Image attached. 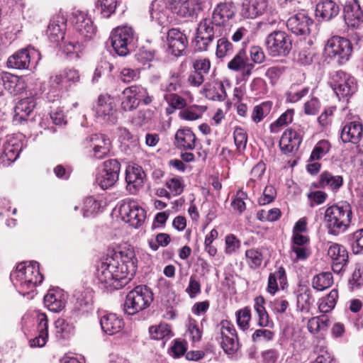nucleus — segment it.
<instances>
[{
    "label": "nucleus",
    "mask_w": 363,
    "mask_h": 363,
    "mask_svg": "<svg viewBox=\"0 0 363 363\" xmlns=\"http://www.w3.org/2000/svg\"><path fill=\"white\" fill-rule=\"evenodd\" d=\"M137 262L133 250L111 252L96 264V276L99 287L108 291L123 287L133 277Z\"/></svg>",
    "instance_id": "1"
},
{
    "label": "nucleus",
    "mask_w": 363,
    "mask_h": 363,
    "mask_svg": "<svg viewBox=\"0 0 363 363\" xmlns=\"http://www.w3.org/2000/svg\"><path fill=\"white\" fill-rule=\"evenodd\" d=\"M236 6L233 1H221L216 5L211 18H203L196 29L195 43L198 50H207L216 37L226 36L232 28L231 21L236 14Z\"/></svg>",
    "instance_id": "2"
},
{
    "label": "nucleus",
    "mask_w": 363,
    "mask_h": 363,
    "mask_svg": "<svg viewBox=\"0 0 363 363\" xmlns=\"http://www.w3.org/2000/svg\"><path fill=\"white\" fill-rule=\"evenodd\" d=\"M200 9L201 0H155L150 14L153 19L163 24L168 21L169 11L181 17H190Z\"/></svg>",
    "instance_id": "3"
},
{
    "label": "nucleus",
    "mask_w": 363,
    "mask_h": 363,
    "mask_svg": "<svg viewBox=\"0 0 363 363\" xmlns=\"http://www.w3.org/2000/svg\"><path fill=\"white\" fill-rule=\"evenodd\" d=\"M10 279L19 292L25 295L43 281V276L40 272L38 262H24L11 272Z\"/></svg>",
    "instance_id": "4"
},
{
    "label": "nucleus",
    "mask_w": 363,
    "mask_h": 363,
    "mask_svg": "<svg viewBox=\"0 0 363 363\" xmlns=\"http://www.w3.org/2000/svg\"><path fill=\"white\" fill-rule=\"evenodd\" d=\"M351 217V206L347 202L327 208L324 214V222L328 233L337 235L345 232L350 224Z\"/></svg>",
    "instance_id": "5"
},
{
    "label": "nucleus",
    "mask_w": 363,
    "mask_h": 363,
    "mask_svg": "<svg viewBox=\"0 0 363 363\" xmlns=\"http://www.w3.org/2000/svg\"><path fill=\"white\" fill-rule=\"evenodd\" d=\"M153 301V294L147 286H135L126 296L123 310L128 315H134L147 308Z\"/></svg>",
    "instance_id": "6"
},
{
    "label": "nucleus",
    "mask_w": 363,
    "mask_h": 363,
    "mask_svg": "<svg viewBox=\"0 0 363 363\" xmlns=\"http://www.w3.org/2000/svg\"><path fill=\"white\" fill-rule=\"evenodd\" d=\"M111 43L114 51L119 56H125L134 48L136 39L135 32L131 27H118L113 30Z\"/></svg>",
    "instance_id": "7"
},
{
    "label": "nucleus",
    "mask_w": 363,
    "mask_h": 363,
    "mask_svg": "<svg viewBox=\"0 0 363 363\" xmlns=\"http://www.w3.org/2000/svg\"><path fill=\"white\" fill-rule=\"evenodd\" d=\"M265 45L267 53L273 57H286L292 48L290 37L281 30H275L269 34L265 40Z\"/></svg>",
    "instance_id": "8"
},
{
    "label": "nucleus",
    "mask_w": 363,
    "mask_h": 363,
    "mask_svg": "<svg viewBox=\"0 0 363 363\" xmlns=\"http://www.w3.org/2000/svg\"><path fill=\"white\" fill-rule=\"evenodd\" d=\"M119 212L123 220L134 228L141 226L146 218L145 209L136 201L130 199L122 201Z\"/></svg>",
    "instance_id": "9"
},
{
    "label": "nucleus",
    "mask_w": 363,
    "mask_h": 363,
    "mask_svg": "<svg viewBox=\"0 0 363 363\" xmlns=\"http://www.w3.org/2000/svg\"><path fill=\"white\" fill-rule=\"evenodd\" d=\"M325 51L330 57L336 60L339 64H343L349 60L352 52V46L348 39L340 36H333L328 40Z\"/></svg>",
    "instance_id": "10"
},
{
    "label": "nucleus",
    "mask_w": 363,
    "mask_h": 363,
    "mask_svg": "<svg viewBox=\"0 0 363 363\" xmlns=\"http://www.w3.org/2000/svg\"><path fill=\"white\" fill-rule=\"evenodd\" d=\"M120 171L121 164L117 160L104 162L102 169L96 174V183L104 190L113 186L119 179Z\"/></svg>",
    "instance_id": "11"
},
{
    "label": "nucleus",
    "mask_w": 363,
    "mask_h": 363,
    "mask_svg": "<svg viewBox=\"0 0 363 363\" xmlns=\"http://www.w3.org/2000/svg\"><path fill=\"white\" fill-rule=\"evenodd\" d=\"M70 21L79 35L78 39L84 41L91 39L94 35L96 27L94 26L91 18L85 11L74 10L71 13Z\"/></svg>",
    "instance_id": "12"
},
{
    "label": "nucleus",
    "mask_w": 363,
    "mask_h": 363,
    "mask_svg": "<svg viewBox=\"0 0 363 363\" xmlns=\"http://www.w3.org/2000/svg\"><path fill=\"white\" fill-rule=\"evenodd\" d=\"M332 86L339 99L347 98L357 91L354 78L342 71H337L333 76Z\"/></svg>",
    "instance_id": "13"
},
{
    "label": "nucleus",
    "mask_w": 363,
    "mask_h": 363,
    "mask_svg": "<svg viewBox=\"0 0 363 363\" xmlns=\"http://www.w3.org/2000/svg\"><path fill=\"white\" fill-rule=\"evenodd\" d=\"M228 68L239 72L241 80L247 81L252 74L255 65L249 62L245 50L242 48L228 62Z\"/></svg>",
    "instance_id": "14"
},
{
    "label": "nucleus",
    "mask_w": 363,
    "mask_h": 363,
    "mask_svg": "<svg viewBox=\"0 0 363 363\" xmlns=\"http://www.w3.org/2000/svg\"><path fill=\"white\" fill-rule=\"evenodd\" d=\"M220 335L222 337L220 345L224 352L228 354H235L239 348L238 336L235 328L228 320L220 322Z\"/></svg>",
    "instance_id": "15"
},
{
    "label": "nucleus",
    "mask_w": 363,
    "mask_h": 363,
    "mask_svg": "<svg viewBox=\"0 0 363 363\" xmlns=\"http://www.w3.org/2000/svg\"><path fill=\"white\" fill-rule=\"evenodd\" d=\"M40 55V52L33 48L27 47L20 49L11 55L6 62L7 67L16 69H28L31 57Z\"/></svg>",
    "instance_id": "16"
},
{
    "label": "nucleus",
    "mask_w": 363,
    "mask_h": 363,
    "mask_svg": "<svg viewBox=\"0 0 363 363\" xmlns=\"http://www.w3.org/2000/svg\"><path fill=\"white\" fill-rule=\"evenodd\" d=\"M97 118L104 123L115 124L117 122L116 110L113 99L107 95H100L96 108Z\"/></svg>",
    "instance_id": "17"
},
{
    "label": "nucleus",
    "mask_w": 363,
    "mask_h": 363,
    "mask_svg": "<svg viewBox=\"0 0 363 363\" xmlns=\"http://www.w3.org/2000/svg\"><path fill=\"white\" fill-rule=\"evenodd\" d=\"M346 25L352 29H359L363 24V12L357 0H347L343 9Z\"/></svg>",
    "instance_id": "18"
},
{
    "label": "nucleus",
    "mask_w": 363,
    "mask_h": 363,
    "mask_svg": "<svg viewBox=\"0 0 363 363\" xmlns=\"http://www.w3.org/2000/svg\"><path fill=\"white\" fill-rule=\"evenodd\" d=\"M313 23L305 11H299L291 17L286 21L287 28L297 35H305L310 33V26Z\"/></svg>",
    "instance_id": "19"
},
{
    "label": "nucleus",
    "mask_w": 363,
    "mask_h": 363,
    "mask_svg": "<svg viewBox=\"0 0 363 363\" xmlns=\"http://www.w3.org/2000/svg\"><path fill=\"white\" fill-rule=\"evenodd\" d=\"M167 40L169 53L176 57L184 55L188 44L184 33L177 28H172L167 33Z\"/></svg>",
    "instance_id": "20"
},
{
    "label": "nucleus",
    "mask_w": 363,
    "mask_h": 363,
    "mask_svg": "<svg viewBox=\"0 0 363 363\" xmlns=\"http://www.w3.org/2000/svg\"><path fill=\"white\" fill-rule=\"evenodd\" d=\"M328 255L333 261V271L337 274L340 273L348 261V253L345 247L337 243H332L328 247Z\"/></svg>",
    "instance_id": "21"
},
{
    "label": "nucleus",
    "mask_w": 363,
    "mask_h": 363,
    "mask_svg": "<svg viewBox=\"0 0 363 363\" xmlns=\"http://www.w3.org/2000/svg\"><path fill=\"white\" fill-rule=\"evenodd\" d=\"M67 27V19L60 13L55 15L50 21L47 35L50 42L58 43L64 38Z\"/></svg>",
    "instance_id": "22"
},
{
    "label": "nucleus",
    "mask_w": 363,
    "mask_h": 363,
    "mask_svg": "<svg viewBox=\"0 0 363 363\" xmlns=\"http://www.w3.org/2000/svg\"><path fill=\"white\" fill-rule=\"evenodd\" d=\"M145 174L143 168L137 164L129 165L125 170V182L128 190L135 194L143 186Z\"/></svg>",
    "instance_id": "23"
},
{
    "label": "nucleus",
    "mask_w": 363,
    "mask_h": 363,
    "mask_svg": "<svg viewBox=\"0 0 363 363\" xmlns=\"http://www.w3.org/2000/svg\"><path fill=\"white\" fill-rule=\"evenodd\" d=\"M301 142V132L289 128L283 133L279 140V147L284 154L291 153L298 150Z\"/></svg>",
    "instance_id": "24"
},
{
    "label": "nucleus",
    "mask_w": 363,
    "mask_h": 363,
    "mask_svg": "<svg viewBox=\"0 0 363 363\" xmlns=\"http://www.w3.org/2000/svg\"><path fill=\"white\" fill-rule=\"evenodd\" d=\"M67 294L63 290L56 288L50 289L44 297L45 306L52 312H60L66 303Z\"/></svg>",
    "instance_id": "25"
},
{
    "label": "nucleus",
    "mask_w": 363,
    "mask_h": 363,
    "mask_svg": "<svg viewBox=\"0 0 363 363\" xmlns=\"http://www.w3.org/2000/svg\"><path fill=\"white\" fill-rule=\"evenodd\" d=\"M363 128L359 121L345 122L342 125L340 138L345 143L357 144L362 137Z\"/></svg>",
    "instance_id": "26"
},
{
    "label": "nucleus",
    "mask_w": 363,
    "mask_h": 363,
    "mask_svg": "<svg viewBox=\"0 0 363 363\" xmlns=\"http://www.w3.org/2000/svg\"><path fill=\"white\" fill-rule=\"evenodd\" d=\"M268 4V0H252L244 2L240 14L245 18H255L267 11Z\"/></svg>",
    "instance_id": "27"
},
{
    "label": "nucleus",
    "mask_w": 363,
    "mask_h": 363,
    "mask_svg": "<svg viewBox=\"0 0 363 363\" xmlns=\"http://www.w3.org/2000/svg\"><path fill=\"white\" fill-rule=\"evenodd\" d=\"M340 11V6L332 0H322L315 7V16L322 21H330L337 16Z\"/></svg>",
    "instance_id": "28"
},
{
    "label": "nucleus",
    "mask_w": 363,
    "mask_h": 363,
    "mask_svg": "<svg viewBox=\"0 0 363 363\" xmlns=\"http://www.w3.org/2000/svg\"><path fill=\"white\" fill-rule=\"evenodd\" d=\"M102 330L108 335L119 333L124 326L122 318L115 313H108L103 315L100 320Z\"/></svg>",
    "instance_id": "29"
},
{
    "label": "nucleus",
    "mask_w": 363,
    "mask_h": 363,
    "mask_svg": "<svg viewBox=\"0 0 363 363\" xmlns=\"http://www.w3.org/2000/svg\"><path fill=\"white\" fill-rule=\"evenodd\" d=\"M36 105L33 97H26L20 100L14 108V121L23 123L28 120Z\"/></svg>",
    "instance_id": "30"
},
{
    "label": "nucleus",
    "mask_w": 363,
    "mask_h": 363,
    "mask_svg": "<svg viewBox=\"0 0 363 363\" xmlns=\"http://www.w3.org/2000/svg\"><path fill=\"white\" fill-rule=\"evenodd\" d=\"M0 84L13 95L19 94L25 89V83L23 79L8 72H3L0 75Z\"/></svg>",
    "instance_id": "31"
},
{
    "label": "nucleus",
    "mask_w": 363,
    "mask_h": 363,
    "mask_svg": "<svg viewBox=\"0 0 363 363\" xmlns=\"http://www.w3.org/2000/svg\"><path fill=\"white\" fill-rule=\"evenodd\" d=\"M196 136L189 128L179 129L175 134L174 145L179 149L194 150Z\"/></svg>",
    "instance_id": "32"
},
{
    "label": "nucleus",
    "mask_w": 363,
    "mask_h": 363,
    "mask_svg": "<svg viewBox=\"0 0 363 363\" xmlns=\"http://www.w3.org/2000/svg\"><path fill=\"white\" fill-rule=\"evenodd\" d=\"M38 330L39 335L35 338L30 340V345L32 347H42L47 342L48 337V321L45 313H39L38 315Z\"/></svg>",
    "instance_id": "33"
},
{
    "label": "nucleus",
    "mask_w": 363,
    "mask_h": 363,
    "mask_svg": "<svg viewBox=\"0 0 363 363\" xmlns=\"http://www.w3.org/2000/svg\"><path fill=\"white\" fill-rule=\"evenodd\" d=\"M343 184L342 176L333 175L328 172H323L319 177L318 182L314 184L316 188H328L333 191L339 189Z\"/></svg>",
    "instance_id": "34"
},
{
    "label": "nucleus",
    "mask_w": 363,
    "mask_h": 363,
    "mask_svg": "<svg viewBox=\"0 0 363 363\" xmlns=\"http://www.w3.org/2000/svg\"><path fill=\"white\" fill-rule=\"evenodd\" d=\"M121 108L125 111H131L139 105L136 85L125 88L123 93Z\"/></svg>",
    "instance_id": "35"
},
{
    "label": "nucleus",
    "mask_w": 363,
    "mask_h": 363,
    "mask_svg": "<svg viewBox=\"0 0 363 363\" xmlns=\"http://www.w3.org/2000/svg\"><path fill=\"white\" fill-rule=\"evenodd\" d=\"M278 281L282 288L286 283V272L284 267H281L277 271L271 273L268 278L267 291L272 295H274L279 289Z\"/></svg>",
    "instance_id": "36"
},
{
    "label": "nucleus",
    "mask_w": 363,
    "mask_h": 363,
    "mask_svg": "<svg viewBox=\"0 0 363 363\" xmlns=\"http://www.w3.org/2000/svg\"><path fill=\"white\" fill-rule=\"evenodd\" d=\"M21 146L17 140H10L4 145V151L1 157L3 161H8L9 163L13 162L18 157Z\"/></svg>",
    "instance_id": "37"
},
{
    "label": "nucleus",
    "mask_w": 363,
    "mask_h": 363,
    "mask_svg": "<svg viewBox=\"0 0 363 363\" xmlns=\"http://www.w3.org/2000/svg\"><path fill=\"white\" fill-rule=\"evenodd\" d=\"M182 86L180 74L177 72L171 71L167 81L161 84V90L166 94L174 93Z\"/></svg>",
    "instance_id": "38"
},
{
    "label": "nucleus",
    "mask_w": 363,
    "mask_h": 363,
    "mask_svg": "<svg viewBox=\"0 0 363 363\" xmlns=\"http://www.w3.org/2000/svg\"><path fill=\"white\" fill-rule=\"evenodd\" d=\"M104 204L101 199L94 196H89L84 199L83 206V216L88 217L94 213H96Z\"/></svg>",
    "instance_id": "39"
},
{
    "label": "nucleus",
    "mask_w": 363,
    "mask_h": 363,
    "mask_svg": "<svg viewBox=\"0 0 363 363\" xmlns=\"http://www.w3.org/2000/svg\"><path fill=\"white\" fill-rule=\"evenodd\" d=\"M272 105V101H267L255 106L251 115L252 120L256 123H259L264 117L269 114Z\"/></svg>",
    "instance_id": "40"
},
{
    "label": "nucleus",
    "mask_w": 363,
    "mask_h": 363,
    "mask_svg": "<svg viewBox=\"0 0 363 363\" xmlns=\"http://www.w3.org/2000/svg\"><path fill=\"white\" fill-rule=\"evenodd\" d=\"M333 283V277L330 272H322L315 276L312 281L313 287L318 291L329 288Z\"/></svg>",
    "instance_id": "41"
},
{
    "label": "nucleus",
    "mask_w": 363,
    "mask_h": 363,
    "mask_svg": "<svg viewBox=\"0 0 363 363\" xmlns=\"http://www.w3.org/2000/svg\"><path fill=\"white\" fill-rule=\"evenodd\" d=\"M294 110L287 109L274 123L270 125V131L272 133H277L281 127L285 126L293 121Z\"/></svg>",
    "instance_id": "42"
},
{
    "label": "nucleus",
    "mask_w": 363,
    "mask_h": 363,
    "mask_svg": "<svg viewBox=\"0 0 363 363\" xmlns=\"http://www.w3.org/2000/svg\"><path fill=\"white\" fill-rule=\"evenodd\" d=\"M338 298V292L336 289H333L328 295L323 298L318 306L320 312L326 313L331 311L335 304Z\"/></svg>",
    "instance_id": "43"
},
{
    "label": "nucleus",
    "mask_w": 363,
    "mask_h": 363,
    "mask_svg": "<svg viewBox=\"0 0 363 363\" xmlns=\"http://www.w3.org/2000/svg\"><path fill=\"white\" fill-rule=\"evenodd\" d=\"M116 0H97L96 7L104 18L110 17L116 11Z\"/></svg>",
    "instance_id": "44"
},
{
    "label": "nucleus",
    "mask_w": 363,
    "mask_h": 363,
    "mask_svg": "<svg viewBox=\"0 0 363 363\" xmlns=\"http://www.w3.org/2000/svg\"><path fill=\"white\" fill-rule=\"evenodd\" d=\"M206 97L213 101H223L226 98V92L223 83L216 84L213 88L205 89Z\"/></svg>",
    "instance_id": "45"
},
{
    "label": "nucleus",
    "mask_w": 363,
    "mask_h": 363,
    "mask_svg": "<svg viewBox=\"0 0 363 363\" xmlns=\"http://www.w3.org/2000/svg\"><path fill=\"white\" fill-rule=\"evenodd\" d=\"M313 301L310 291L306 290L297 296V308L302 313H308Z\"/></svg>",
    "instance_id": "46"
},
{
    "label": "nucleus",
    "mask_w": 363,
    "mask_h": 363,
    "mask_svg": "<svg viewBox=\"0 0 363 363\" xmlns=\"http://www.w3.org/2000/svg\"><path fill=\"white\" fill-rule=\"evenodd\" d=\"M349 240L353 253L363 254V228L351 234Z\"/></svg>",
    "instance_id": "47"
},
{
    "label": "nucleus",
    "mask_w": 363,
    "mask_h": 363,
    "mask_svg": "<svg viewBox=\"0 0 363 363\" xmlns=\"http://www.w3.org/2000/svg\"><path fill=\"white\" fill-rule=\"evenodd\" d=\"M83 42L84 41H82L78 38L77 40H73L65 45V47L63 48V52L69 57L79 58V53L82 50Z\"/></svg>",
    "instance_id": "48"
},
{
    "label": "nucleus",
    "mask_w": 363,
    "mask_h": 363,
    "mask_svg": "<svg viewBox=\"0 0 363 363\" xmlns=\"http://www.w3.org/2000/svg\"><path fill=\"white\" fill-rule=\"evenodd\" d=\"M330 148V145L327 140H320L313 147L310 156V160H320L329 152Z\"/></svg>",
    "instance_id": "49"
},
{
    "label": "nucleus",
    "mask_w": 363,
    "mask_h": 363,
    "mask_svg": "<svg viewBox=\"0 0 363 363\" xmlns=\"http://www.w3.org/2000/svg\"><path fill=\"white\" fill-rule=\"evenodd\" d=\"M56 333L61 335L62 337L65 338L74 333V325L68 323L64 318H58L55 322Z\"/></svg>",
    "instance_id": "50"
},
{
    "label": "nucleus",
    "mask_w": 363,
    "mask_h": 363,
    "mask_svg": "<svg viewBox=\"0 0 363 363\" xmlns=\"http://www.w3.org/2000/svg\"><path fill=\"white\" fill-rule=\"evenodd\" d=\"M315 352L318 356L311 363H335V359L325 346L318 345Z\"/></svg>",
    "instance_id": "51"
},
{
    "label": "nucleus",
    "mask_w": 363,
    "mask_h": 363,
    "mask_svg": "<svg viewBox=\"0 0 363 363\" xmlns=\"http://www.w3.org/2000/svg\"><path fill=\"white\" fill-rule=\"evenodd\" d=\"M218 39L216 47V55L219 58H222L233 52V47L232 43L225 38V36Z\"/></svg>",
    "instance_id": "52"
},
{
    "label": "nucleus",
    "mask_w": 363,
    "mask_h": 363,
    "mask_svg": "<svg viewBox=\"0 0 363 363\" xmlns=\"http://www.w3.org/2000/svg\"><path fill=\"white\" fill-rule=\"evenodd\" d=\"M245 256L247 262L250 268L256 269L262 264L263 256L259 250L255 249L248 250L245 252Z\"/></svg>",
    "instance_id": "53"
},
{
    "label": "nucleus",
    "mask_w": 363,
    "mask_h": 363,
    "mask_svg": "<svg viewBox=\"0 0 363 363\" xmlns=\"http://www.w3.org/2000/svg\"><path fill=\"white\" fill-rule=\"evenodd\" d=\"M153 116V112L150 109L139 111L132 118L131 123L137 126H142L148 123Z\"/></svg>",
    "instance_id": "54"
},
{
    "label": "nucleus",
    "mask_w": 363,
    "mask_h": 363,
    "mask_svg": "<svg viewBox=\"0 0 363 363\" xmlns=\"http://www.w3.org/2000/svg\"><path fill=\"white\" fill-rule=\"evenodd\" d=\"M84 146L86 149L90 150L91 156L96 160L105 158L111 151V147L105 145L84 144Z\"/></svg>",
    "instance_id": "55"
},
{
    "label": "nucleus",
    "mask_w": 363,
    "mask_h": 363,
    "mask_svg": "<svg viewBox=\"0 0 363 363\" xmlns=\"http://www.w3.org/2000/svg\"><path fill=\"white\" fill-rule=\"evenodd\" d=\"M166 186L174 196L180 195L184 189V184L182 178L173 177L166 182Z\"/></svg>",
    "instance_id": "56"
},
{
    "label": "nucleus",
    "mask_w": 363,
    "mask_h": 363,
    "mask_svg": "<svg viewBox=\"0 0 363 363\" xmlns=\"http://www.w3.org/2000/svg\"><path fill=\"white\" fill-rule=\"evenodd\" d=\"M91 294L92 291L90 289L80 287L74 291L73 296L80 306H83L87 305L91 301L92 297Z\"/></svg>",
    "instance_id": "57"
},
{
    "label": "nucleus",
    "mask_w": 363,
    "mask_h": 363,
    "mask_svg": "<svg viewBox=\"0 0 363 363\" xmlns=\"http://www.w3.org/2000/svg\"><path fill=\"white\" fill-rule=\"evenodd\" d=\"M84 144L99 145V146H108L111 147V142L108 137L104 134H92L86 138Z\"/></svg>",
    "instance_id": "58"
},
{
    "label": "nucleus",
    "mask_w": 363,
    "mask_h": 363,
    "mask_svg": "<svg viewBox=\"0 0 363 363\" xmlns=\"http://www.w3.org/2000/svg\"><path fill=\"white\" fill-rule=\"evenodd\" d=\"M234 142L239 151L244 150L247 142L246 131L242 128L237 127L233 133Z\"/></svg>",
    "instance_id": "59"
},
{
    "label": "nucleus",
    "mask_w": 363,
    "mask_h": 363,
    "mask_svg": "<svg viewBox=\"0 0 363 363\" xmlns=\"http://www.w3.org/2000/svg\"><path fill=\"white\" fill-rule=\"evenodd\" d=\"M149 333L152 339L161 340L169 335L170 329L168 325L160 324L159 325L151 326L149 328Z\"/></svg>",
    "instance_id": "60"
},
{
    "label": "nucleus",
    "mask_w": 363,
    "mask_h": 363,
    "mask_svg": "<svg viewBox=\"0 0 363 363\" xmlns=\"http://www.w3.org/2000/svg\"><path fill=\"white\" fill-rule=\"evenodd\" d=\"M164 99L168 105H172L177 109H182L187 104L184 98L175 93L165 94L164 95Z\"/></svg>",
    "instance_id": "61"
},
{
    "label": "nucleus",
    "mask_w": 363,
    "mask_h": 363,
    "mask_svg": "<svg viewBox=\"0 0 363 363\" xmlns=\"http://www.w3.org/2000/svg\"><path fill=\"white\" fill-rule=\"evenodd\" d=\"M236 318L238 325L242 330L249 327V322L251 318L250 309L247 307L244 308L236 312Z\"/></svg>",
    "instance_id": "62"
},
{
    "label": "nucleus",
    "mask_w": 363,
    "mask_h": 363,
    "mask_svg": "<svg viewBox=\"0 0 363 363\" xmlns=\"http://www.w3.org/2000/svg\"><path fill=\"white\" fill-rule=\"evenodd\" d=\"M313 53L309 48H304L295 54L294 60L301 65H310L313 61Z\"/></svg>",
    "instance_id": "63"
},
{
    "label": "nucleus",
    "mask_w": 363,
    "mask_h": 363,
    "mask_svg": "<svg viewBox=\"0 0 363 363\" xmlns=\"http://www.w3.org/2000/svg\"><path fill=\"white\" fill-rule=\"evenodd\" d=\"M350 285L352 289L359 288L363 284V267L360 265L356 267L352 273V278L350 279Z\"/></svg>",
    "instance_id": "64"
}]
</instances>
